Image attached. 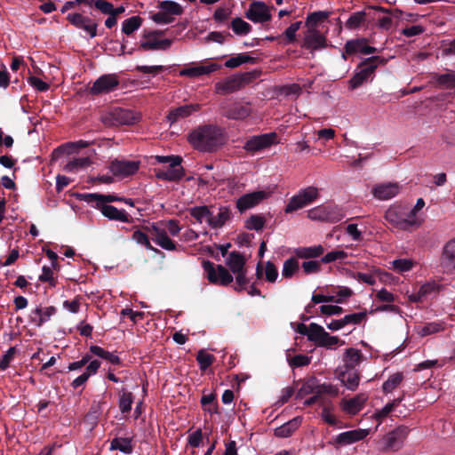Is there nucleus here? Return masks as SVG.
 <instances>
[{"mask_svg":"<svg viewBox=\"0 0 455 455\" xmlns=\"http://www.w3.org/2000/svg\"><path fill=\"white\" fill-rule=\"evenodd\" d=\"M203 267L210 283L220 285H228L233 282V276L222 265L214 266L209 260L203 261Z\"/></svg>","mask_w":455,"mask_h":455,"instance_id":"nucleus-8","label":"nucleus"},{"mask_svg":"<svg viewBox=\"0 0 455 455\" xmlns=\"http://www.w3.org/2000/svg\"><path fill=\"white\" fill-rule=\"evenodd\" d=\"M435 81L439 85L447 89L455 88V71L436 75Z\"/></svg>","mask_w":455,"mask_h":455,"instance_id":"nucleus-54","label":"nucleus"},{"mask_svg":"<svg viewBox=\"0 0 455 455\" xmlns=\"http://www.w3.org/2000/svg\"><path fill=\"white\" fill-rule=\"evenodd\" d=\"M271 9L264 2H252L245 12V17L254 23H264L271 20Z\"/></svg>","mask_w":455,"mask_h":455,"instance_id":"nucleus-14","label":"nucleus"},{"mask_svg":"<svg viewBox=\"0 0 455 455\" xmlns=\"http://www.w3.org/2000/svg\"><path fill=\"white\" fill-rule=\"evenodd\" d=\"M403 380V375L401 372H395L388 377L382 385V391L385 394L392 393L396 389Z\"/></svg>","mask_w":455,"mask_h":455,"instance_id":"nucleus-41","label":"nucleus"},{"mask_svg":"<svg viewBox=\"0 0 455 455\" xmlns=\"http://www.w3.org/2000/svg\"><path fill=\"white\" fill-rule=\"evenodd\" d=\"M133 403V395L131 392H124L119 399V408L123 413L129 412Z\"/></svg>","mask_w":455,"mask_h":455,"instance_id":"nucleus-56","label":"nucleus"},{"mask_svg":"<svg viewBox=\"0 0 455 455\" xmlns=\"http://www.w3.org/2000/svg\"><path fill=\"white\" fill-rule=\"evenodd\" d=\"M256 275L259 280L264 279L268 283H275L278 278V270L275 264L267 261L265 264L258 263L256 267Z\"/></svg>","mask_w":455,"mask_h":455,"instance_id":"nucleus-27","label":"nucleus"},{"mask_svg":"<svg viewBox=\"0 0 455 455\" xmlns=\"http://www.w3.org/2000/svg\"><path fill=\"white\" fill-rule=\"evenodd\" d=\"M230 27L237 36H245L251 30V26L241 18L233 19Z\"/></svg>","mask_w":455,"mask_h":455,"instance_id":"nucleus-47","label":"nucleus"},{"mask_svg":"<svg viewBox=\"0 0 455 455\" xmlns=\"http://www.w3.org/2000/svg\"><path fill=\"white\" fill-rule=\"evenodd\" d=\"M149 235L151 239L163 249L167 251H174L176 249L175 243L167 235L164 228L153 225L149 228Z\"/></svg>","mask_w":455,"mask_h":455,"instance_id":"nucleus-24","label":"nucleus"},{"mask_svg":"<svg viewBox=\"0 0 455 455\" xmlns=\"http://www.w3.org/2000/svg\"><path fill=\"white\" fill-rule=\"evenodd\" d=\"M329 16H330V12H328L318 11V12H311L307 17V20L305 22L306 27L309 29H310V28H316V26L319 23H322L324 20H326L329 18Z\"/></svg>","mask_w":455,"mask_h":455,"instance_id":"nucleus-44","label":"nucleus"},{"mask_svg":"<svg viewBox=\"0 0 455 455\" xmlns=\"http://www.w3.org/2000/svg\"><path fill=\"white\" fill-rule=\"evenodd\" d=\"M307 217L312 220L335 223L343 218V213L336 205H319L309 210Z\"/></svg>","mask_w":455,"mask_h":455,"instance_id":"nucleus-9","label":"nucleus"},{"mask_svg":"<svg viewBox=\"0 0 455 455\" xmlns=\"http://www.w3.org/2000/svg\"><path fill=\"white\" fill-rule=\"evenodd\" d=\"M339 394V389L335 386L329 383H319L316 379L315 385V395L322 399V395H329L330 396H337Z\"/></svg>","mask_w":455,"mask_h":455,"instance_id":"nucleus-50","label":"nucleus"},{"mask_svg":"<svg viewBox=\"0 0 455 455\" xmlns=\"http://www.w3.org/2000/svg\"><path fill=\"white\" fill-rule=\"evenodd\" d=\"M90 350L93 355H95L100 358H103L113 364L120 363V358L117 355H116L115 353L107 351L99 346H92L90 347Z\"/></svg>","mask_w":455,"mask_h":455,"instance_id":"nucleus-45","label":"nucleus"},{"mask_svg":"<svg viewBox=\"0 0 455 455\" xmlns=\"http://www.w3.org/2000/svg\"><path fill=\"white\" fill-rule=\"evenodd\" d=\"M362 357L360 350L353 347L347 349L344 355V366L342 368L355 369L361 363Z\"/></svg>","mask_w":455,"mask_h":455,"instance_id":"nucleus-36","label":"nucleus"},{"mask_svg":"<svg viewBox=\"0 0 455 455\" xmlns=\"http://www.w3.org/2000/svg\"><path fill=\"white\" fill-rule=\"evenodd\" d=\"M119 85V80L116 75L108 74L100 76L90 88V93L100 95L115 91Z\"/></svg>","mask_w":455,"mask_h":455,"instance_id":"nucleus-15","label":"nucleus"},{"mask_svg":"<svg viewBox=\"0 0 455 455\" xmlns=\"http://www.w3.org/2000/svg\"><path fill=\"white\" fill-rule=\"evenodd\" d=\"M347 252L343 250H333L322 257L321 262L328 264L334 261H343L347 258Z\"/></svg>","mask_w":455,"mask_h":455,"instance_id":"nucleus-52","label":"nucleus"},{"mask_svg":"<svg viewBox=\"0 0 455 455\" xmlns=\"http://www.w3.org/2000/svg\"><path fill=\"white\" fill-rule=\"evenodd\" d=\"M252 60L251 57L245 53L238 54L235 57H231L225 62V67L228 68H235L239 67L240 65L243 63L250 62Z\"/></svg>","mask_w":455,"mask_h":455,"instance_id":"nucleus-55","label":"nucleus"},{"mask_svg":"<svg viewBox=\"0 0 455 455\" xmlns=\"http://www.w3.org/2000/svg\"><path fill=\"white\" fill-rule=\"evenodd\" d=\"M326 45V37L319 30L310 28L305 31L301 47L313 52L323 49Z\"/></svg>","mask_w":455,"mask_h":455,"instance_id":"nucleus-19","label":"nucleus"},{"mask_svg":"<svg viewBox=\"0 0 455 455\" xmlns=\"http://www.w3.org/2000/svg\"><path fill=\"white\" fill-rule=\"evenodd\" d=\"M158 11L151 14V20L159 25H167L175 20L177 16H180L184 9L174 1H160L157 5Z\"/></svg>","mask_w":455,"mask_h":455,"instance_id":"nucleus-4","label":"nucleus"},{"mask_svg":"<svg viewBox=\"0 0 455 455\" xmlns=\"http://www.w3.org/2000/svg\"><path fill=\"white\" fill-rule=\"evenodd\" d=\"M92 164V160L88 156L77 157L69 161L64 167L68 172L76 173L82 170L88 168Z\"/></svg>","mask_w":455,"mask_h":455,"instance_id":"nucleus-37","label":"nucleus"},{"mask_svg":"<svg viewBox=\"0 0 455 455\" xmlns=\"http://www.w3.org/2000/svg\"><path fill=\"white\" fill-rule=\"evenodd\" d=\"M400 186L395 182L377 184L372 188L373 196L380 201L389 200L400 192Z\"/></svg>","mask_w":455,"mask_h":455,"instance_id":"nucleus-22","label":"nucleus"},{"mask_svg":"<svg viewBox=\"0 0 455 455\" xmlns=\"http://www.w3.org/2000/svg\"><path fill=\"white\" fill-rule=\"evenodd\" d=\"M55 313L56 309L54 307H46L44 308L41 307H36L34 310L31 311L29 319L32 323L37 327H40L44 323L48 322Z\"/></svg>","mask_w":455,"mask_h":455,"instance_id":"nucleus-29","label":"nucleus"},{"mask_svg":"<svg viewBox=\"0 0 455 455\" xmlns=\"http://www.w3.org/2000/svg\"><path fill=\"white\" fill-rule=\"evenodd\" d=\"M442 260L447 268H455V239L451 240L444 246Z\"/></svg>","mask_w":455,"mask_h":455,"instance_id":"nucleus-39","label":"nucleus"},{"mask_svg":"<svg viewBox=\"0 0 455 455\" xmlns=\"http://www.w3.org/2000/svg\"><path fill=\"white\" fill-rule=\"evenodd\" d=\"M366 18V12L363 11L354 12L346 21V28L348 29H355L359 28Z\"/></svg>","mask_w":455,"mask_h":455,"instance_id":"nucleus-53","label":"nucleus"},{"mask_svg":"<svg viewBox=\"0 0 455 455\" xmlns=\"http://www.w3.org/2000/svg\"><path fill=\"white\" fill-rule=\"evenodd\" d=\"M393 267L399 273L407 272L413 267V261L408 259H399L392 262Z\"/></svg>","mask_w":455,"mask_h":455,"instance_id":"nucleus-60","label":"nucleus"},{"mask_svg":"<svg viewBox=\"0 0 455 455\" xmlns=\"http://www.w3.org/2000/svg\"><path fill=\"white\" fill-rule=\"evenodd\" d=\"M444 329V325L441 322H432L427 323L423 326H419L417 328V333L421 336L425 337L427 335H431L434 333H437Z\"/></svg>","mask_w":455,"mask_h":455,"instance_id":"nucleus-46","label":"nucleus"},{"mask_svg":"<svg viewBox=\"0 0 455 455\" xmlns=\"http://www.w3.org/2000/svg\"><path fill=\"white\" fill-rule=\"evenodd\" d=\"M395 409V406L390 402L380 410H377L372 417L379 422V424H380L382 420L386 419L389 415V413L392 412Z\"/></svg>","mask_w":455,"mask_h":455,"instance_id":"nucleus-64","label":"nucleus"},{"mask_svg":"<svg viewBox=\"0 0 455 455\" xmlns=\"http://www.w3.org/2000/svg\"><path fill=\"white\" fill-rule=\"evenodd\" d=\"M244 257L237 251H232L228 254L226 259L227 266L230 268L234 275H235V290L242 291L245 289L249 283L246 277V269Z\"/></svg>","mask_w":455,"mask_h":455,"instance_id":"nucleus-6","label":"nucleus"},{"mask_svg":"<svg viewBox=\"0 0 455 455\" xmlns=\"http://www.w3.org/2000/svg\"><path fill=\"white\" fill-rule=\"evenodd\" d=\"M230 218V212L227 207H220L218 210V212L214 214L212 212H211L210 223L209 225L213 228H220L222 227L227 220Z\"/></svg>","mask_w":455,"mask_h":455,"instance_id":"nucleus-38","label":"nucleus"},{"mask_svg":"<svg viewBox=\"0 0 455 455\" xmlns=\"http://www.w3.org/2000/svg\"><path fill=\"white\" fill-rule=\"evenodd\" d=\"M141 118L139 112L130 109L114 108L101 116V121L108 126L132 125Z\"/></svg>","mask_w":455,"mask_h":455,"instance_id":"nucleus-5","label":"nucleus"},{"mask_svg":"<svg viewBox=\"0 0 455 455\" xmlns=\"http://www.w3.org/2000/svg\"><path fill=\"white\" fill-rule=\"evenodd\" d=\"M122 198H118L113 195H100V194H89L87 196V202L95 204L97 207L102 205H108L107 203L121 201Z\"/></svg>","mask_w":455,"mask_h":455,"instance_id":"nucleus-42","label":"nucleus"},{"mask_svg":"<svg viewBox=\"0 0 455 455\" xmlns=\"http://www.w3.org/2000/svg\"><path fill=\"white\" fill-rule=\"evenodd\" d=\"M220 68L221 66L216 63H210L208 65L195 64L180 70L179 75L180 76L195 78L211 74Z\"/></svg>","mask_w":455,"mask_h":455,"instance_id":"nucleus-23","label":"nucleus"},{"mask_svg":"<svg viewBox=\"0 0 455 455\" xmlns=\"http://www.w3.org/2000/svg\"><path fill=\"white\" fill-rule=\"evenodd\" d=\"M386 220L395 228L411 231L419 228L423 220L415 216L411 211H408V205L393 204L388 207L385 213Z\"/></svg>","mask_w":455,"mask_h":455,"instance_id":"nucleus-2","label":"nucleus"},{"mask_svg":"<svg viewBox=\"0 0 455 455\" xmlns=\"http://www.w3.org/2000/svg\"><path fill=\"white\" fill-rule=\"evenodd\" d=\"M200 106L198 104H187L170 110L167 120L172 124L184 118L189 116L192 113L198 111Z\"/></svg>","mask_w":455,"mask_h":455,"instance_id":"nucleus-26","label":"nucleus"},{"mask_svg":"<svg viewBox=\"0 0 455 455\" xmlns=\"http://www.w3.org/2000/svg\"><path fill=\"white\" fill-rule=\"evenodd\" d=\"M325 249L321 244L309 246V247H299L295 250V254L299 259H314L323 254Z\"/></svg>","mask_w":455,"mask_h":455,"instance_id":"nucleus-35","label":"nucleus"},{"mask_svg":"<svg viewBox=\"0 0 455 455\" xmlns=\"http://www.w3.org/2000/svg\"><path fill=\"white\" fill-rule=\"evenodd\" d=\"M302 22L296 21L291 24L284 31V44H292L296 41V33L300 28Z\"/></svg>","mask_w":455,"mask_h":455,"instance_id":"nucleus-57","label":"nucleus"},{"mask_svg":"<svg viewBox=\"0 0 455 455\" xmlns=\"http://www.w3.org/2000/svg\"><path fill=\"white\" fill-rule=\"evenodd\" d=\"M368 43L366 38H358L349 40L345 44V51L347 54H355L357 52L364 53V48Z\"/></svg>","mask_w":455,"mask_h":455,"instance_id":"nucleus-43","label":"nucleus"},{"mask_svg":"<svg viewBox=\"0 0 455 455\" xmlns=\"http://www.w3.org/2000/svg\"><path fill=\"white\" fill-rule=\"evenodd\" d=\"M142 24V19L139 16H132L123 21L122 32L125 35H132L134 31L140 28Z\"/></svg>","mask_w":455,"mask_h":455,"instance_id":"nucleus-48","label":"nucleus"},{"mask_svg":"<svg viewBox=\"0 0 455 455\" xmlns=\"http://www.w3.org/2000/svg\"><path fill=\"white\" fill-rule=\"evenodd\" d=\"M248 78L246 75H234L230 76L215 84L217 92L221 94H228L240 90Z\"/></svg>","mask_w":455,"mask_h":455,"instance_id":"nucleus-18","label":"nucleus"},{"mask_svg":"<svg viewBox=\"0 0 455 455\" xmlns=\"http://www.w3.org/2000/svg\"><path fill=\"white\" fill-rule=\"evenodd\" d=\"M338 377L349 390H355L359 385L360 376L355 369L340 368Z\"/></svg>","mask_w":455,"mask_h":455,"instance_id":"nucleus-28","label":"nucleus"},{"mask_svg":"<svg viewBox=\"0 0 455 455\" xmlns=\"http://www.w3.org/2000/svg\"><path fill=\"white\" fill-rule=\"evenodd\" d=\"M200 369L205 371L214 361V356L204 350H200L196 355Z\"/></svg>","mask_w":455,"mask_h":455,"instance_id":"nucleus-58","label":"nucleus"},{"mask_svg":"<svg viewBox=\"0 0 455 455\" xmlns=\"http://www.w3.org/2000/svg\"><path fill=\"white\" fill-rule=\"evenodd\" d=\"M159 34V32H154L148 35L145 40L140 44V48L145 51H164L169 49L172 44V40L161 38Z\"/></svg>","mask_w":455,"mask_h":455,"instance_id":"nucleus-21","label":"nucleus"},{"mask_svg":"<svg viewBox=\"0 0 455 455\" xmlns=\"http://www.w3.org/2000/svg\"><path fill=\"white\" fill-rule=\"evenodd\" d=\"M321 260H307L302 263V269L306 275L319 273L322 269Z\"/></svg>","mask_w":455,"mask_h":455,"instance_id":"nucleus-62","label":"nucleus"},{"mask_svg":"<svg viewBox=\"0 0 455 455\" xmlns=\"http://www.w3.org/2000/svg\"><path fill=\"white\" fill-rule=\"evenodd\" d=\"M439 288V285L435 282L426 283L419 287L417 292L409 295V299L412 302L422 301L425 298L437 293Z\"/></svg>","mask_w":455,"mask_h":455,"instance_id":"nucleus-31","label":"nucleus"},{"mask_svg":"<svg viewBox=\"0 0 455 455\" xmlns=\"http://www.w3.org/2000/svg\"><path fill=\"white\" fill-rule=\"evenodd\" d=\"M369 435V429L358 428L346 431L338 435L335 442L340 445H348L363 440Z\"/></svg>","mask_w":455,"mask_h":455,"instance_id":"nucleus-25","label":"nucleus"},{"mask_svg":"<svg viewBox=\"0 0 455 455\" xmlns=\"http://www.w3.org/2000/svg\"><path fill=\"white\" fill-rule=\"evenodd\" d=\"M301 418L296 417L288 422L284 423L279 427L275 429V435L281 438H286L292 435V433L299 427Z\"/></svg>","mask_w":455,"mask_h":455,"instance_id":"nucleus-33","label":"nucleus"},{"mask_svg":"<svg viewBox=\"0 0 455 455\" xmlns=\"http://www.w3.org/2000/svg\"><path fill=\"white\" fill-rule=\"evenodd\" d=\"M251 114L249 103L234 102L223 108V115L232 120L243 121Z\"/></svg>","mask_w":455,"mask_h":455,"instance_id":"nucleus-20","label":"nucleus"},{"mask_svg":"<svg viewBox=\"0 0 455 455\" xmlns=\"http://www.w3.org/2000/svg\"><path fill=\"white\" fill-rule=\"evenodd\" d=\"M277 143V134L268 132L257 136H252L246 140L243 149L250 153H255Z\"/></svg>","mask_w":455,"mask_h":455,"instance_id":"nucleus-12","label":"nucleus"},{"mask_svg":"<svg viewBox=\"0 0 455 455\" xmlns=\"http://www.w3.org/2000/svg\"><path fill=\"white\" fill-rule=\"evenodd\" d=\"M410 428L406 426H399L387 433L381 440L382 449L385 451L399 450L406 439Z\"/></svg>","mask_w":455,"mask_h":455,"instance_id":"nucleus-11","label":"nucleus"},{"mask_svg":"<svg viewBox=\"0 0 455 455\" xmlns=\"http://www.w3.org/2000/svg\"><path fill=\"white\" fill-rule=\"evenodd\" d=\"M101 213L109 220L121 222H130V216L124 210H118L112 205H102L98 207Z\"/></svg>","mask_w":455,"mask_h":455,"instance_id":"nucleus-32","label":"nucleus"},{"mask_svg":"<svg viewBox=\"0 0 455 455\" xmlns=\"http://www.w3.org/2000/svg\"><path fill=\"white\" fill-rule=\"evenodd\" d=\"M211 211L207 206H198L190 209V214L200 223H210Z\"/></svg>","mask_w":455,"mask_h":455,"instance_id":"nucleus-51","label":"nucleus"},{"mask_svg":"<svg viewBox=\"0 0 455 455\" xmlns=\"http://www.w3.org/2000/svg\"><path fill=\"white\" fill-rule=\"evenodd\" d=\"M366 311L347 315L343 317V323L345 326L347 324H358L366 318Z\"/></svg>","mask_w":455,"mask_h":455,"instance_id":"nucleus-63","label":"nucleus"},{"mask_svg":"<svg viewBox=\"0 0 455 455\" xmlns=\"http://www.w3.org/2000/svg\"><path fill=\"white\" fill-rule=\"evenodd\" d=\"M271 193L272 191L259 190L245 194L237 199L236 207L241 212H243L258 205L262 201L268 198Z\"/></svg>","mask_w":455,"mask_h":455,"instance_id":"nucleus-16","label":"nucleus"},{"mask_svg":"<svg viewBox=\"0 0 455 455\" xmlns=\"http://www.w3.org/2000/svg\"><path fill=\"white\" fill-rule=\"evenodd\" d=\"M181 157H175L174 162L168 164L167 167L156 169V178L168 181L180 180L184 176V170L181 166Z\"/></svg>","mask_w":455,"mask_h":455,"instance_id":"nucleus-17","label":"nucleus"},{"mask_svg":"<svg viewBox=\"0 0 455 455\" xmlns=\"http://www.w3.org/2000/svg\"><path fill=\"white\" fill-rule=\"evenodd\" d=\"M368 398L369 396L365 393L358 394L351 399L344 400L342 402V409L347 413L355 415L363 409Z\"/></svg>","mask_w":455,"mask_h":455,"instance_id":"nucleus-30","label":"nucleus"},{"mask_svg":"<svg viewBox=\"0 0 455 455\" xmlns=\"http://www.w3.org/2000/svg\"><path fill=\"white\" fill-rule=\"evenodd\" d=\"M188 141L199 151L212 152L225 143V137L220 128L204 125L190 132Z\"/></svg>","mask_w":455,"mask_h":455,"instance_id":"nucleus-1","label":"nucleus"},{"mask_svg":"<svg viewBox=\"0 0 455 455\" xmlns=\"http://www.w3.org/2000/svg\"><path fill=\"white\" fill-rule=\"evenodd\" d=\"M140 165V161L127 159H115L109 164V171L120 179L135 174Z\"/></svg>","mask_w":455,"mask_h":455,"instance_id":"nucleus-13","label":"nucleus"},{"mask_svg":"<svg viewBox=\"0 0 455 455\" xmlns=\"http://www.w3.org/2000/svg\"><path fill=\"white\" fill-rule=\"evenodd\" d=\"M310 336V341L314 342L317 347H323L328 349H333L336 346L345 344L344 340H340L337 336L330 335L321 325H313Z\"/></svg>","mask_w":455,"mask_h":455,"instance_id":"nucleus-10","label":"nucleus"},{"mask_svg":"<svg viewBox=\"0 0 455 455\" xmlns=\"http://www.w3.org/2000/svg\"><path fill=\"white\" fill-rule=\"evenodd\" d=\"M100 366V363L98 360L91 361L88 366L86 367L85 371L73 380L72 387L74 388H77L80 386L84 385L92 375L96 374Z\"/></svg>","mask_w":455,"mask_h":455,"instance_id":"nucleus-34","label":"nucleus"},{"mask_svg":"<svg viewBox=\"0 0 455 455\" xmlns=\"http://www.w3.org/2000/svg\"><path fill=\"white\" fill-rule=\"evenodd\" d=\"M319 197L317 188L309 186L300 189L294 195L285 206V213H291L313 204Z\"/></svg>","mask_w":455,"mask_h":455,"instance_id":"nucleus-7","label":"nucleus"},{"mask_svg":"<svg viewBox=\"0 0 455 455\" xmlns=\"http://www.w3.org/2000/svg\"><path fill=\"white\" fill-rule=\"evenodd\" d=\"M387 60L379 56H373L365 59L357 68V71L349 80V87L352 90L356 89L367 81L374 73L379 65H384Z\"/></svg>","mask_w":455,"mask_h":455,"instance_id":"nucleus-3","label":"nucleus"},{"mask_svg":"<svg viewBox=\"0 0 455 455\" xmlns=\"http://www.w3.org/2000/svg\"><path fill=\"white\" fill-rule=\"evenodd\" d=\"M264 218L259 215H253L246 221V228L250 230H261L264 227Z\"/></svg>","mask_w":455,"mask_h":455,"instance_id":"nucleus-61","label":"nucleus"},{"mask_svg":"<svg viewBox=\"0 0 455 455\" xmlns=\"http://www.w3.org/2000/svg\"><path fill=\"white\" fill-rule=\"evenodd\" d=\"M111 451L118 450L124 454H131L133 451L132 439L127 437H116L110 443Z\"/></svg>","mask_w":455,"mask_h":455,"instance_id":"nucleus-40","label":"nucleus"},{"mask_svg":"<svg viewBox=\"0 0 455 455\" xmlns=\"http://www.w3.org/2000/svg\"><path fill=\"white\" fill-rule=\"evenodd\" d=\"M231 13V8L226 6H220L215 10L213 13V20L217 23H222L230 17Z\"/></svg>","mask_w":455,"mask_h":455,"instance_id":"nucleus-59","label":"nucleus"},{"mask_svg":"<svg viewBox=\"0 0 455 455\" xmlns=\"http://www.w3.org/2000/svg\"><path fill=\"white\" fill-rule=\"evenodd\" d=\"M299 270V261L297 259L291 257L283 262L282 275L284 278L292 277Z\"/></svg>","mask_w":455,"mask_h":455,"instance_id":"nucleus-49","label":"nucleus"}]
</instances>
